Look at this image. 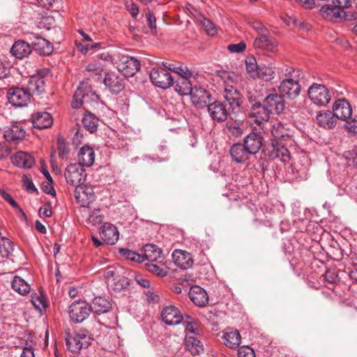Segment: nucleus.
Wrapping results in <instances>:
<instances>
[{
	"label": "nucleus",
	"mask_w": 357,
	"mask_h": 357,
	"mask_svg": "<svg viewBox=\"0 0 357 357\" xmlns=\"http://www.w3.org/2000/svg\"><path fill=\"white\" fill-rule=\"evenodd\" d=\"M345 128L349 132L357 133V118L351 119L349 121H347L345 124Z\"/></svg>",
	"instance_id": "338daca9"
},
{
	"label": "nucleus",
	"mask_w": 357,
	"mask_h": 357,
	"mask_svg": "<svg viewBox=\"0 0 357 357\" xmlns=\"http://www.w3.org/2000/svg\"><path fill=\"white\" fill-rule=\"evenodd\" d=\"M75 197L82 207H87L94 200V192L91 186L79 185L75 190Z\"/></svg>",
	"instance_id": "f8f14e48"
},
{
	"label": "nucleus",
	"mask_w": 357,
	"mask_h": 357,
	"mask_svg": "<svg viewBox=\"0 0 357 357\" xmlns=\"http://www.w3.org/2000/svg\"><path fill=\"white\" fill-rule=\"evenodd\" d=\"M126 7L133 17H136L138 15L139 8L132 0L126 2Z\"/></svg>",
	"instance_id": "69168bd1"
},
{
	"label": "nucleus",
	"mask_w": 357,
	"mask_h": 357,
	"mask_svg": "<svg viewBox=\"0 0 357 357\" xmlns=\"http://www.w3.org/2000/svg\"><path fill=\"white\" fill-rule=\"evenodd\" d=\"M101 238L107 244L114 245L119 239V234L117 228L111 223H105L100 229Z\"/></svg>",
	"instance_id": "b1692460"
},
{
	"label": "nucleus",
	"mask_w": 357,
	"mask_h": 357,
	"mask_svg": "<svg viewBox=\"0 0 357 357\" xmlns=\"http://www.w3.org/2000/svg\"><path fill=\"white\" fill-rule=\"evenodd\" d=\"M104 84L111 92L114 93L120 92L123 88V80L114 73L105 75Z\"/></svg>",
	"instance_id": "473e14b6"
},
{
	"label": "nucleus",
	"mask_w": 357,
	"mask_h": 357,
	"mask_svg": "<svg viewBox=\"0 0 357 357\" xmlns=\"http://www.w3.org/2000/svg\"><path fill=\"white\" fill-rule=\"evenodd\" d=\"M333 112L337 119L347 121L351 116L352 109L347 100L338 99L333 104Z\"/></svg>",
	"instance_id": "a211bd4d"
},
{
	"label": "nucleus",
	"mask_w": 357,
	"mask_h": 357,
	"mask_svg": "<svg viewBox=\"0 0 357 357\" xmlns=\"http://www.w3.org/2000/svg\"><path fill=\"white\" fill-rule=\"evenodd\" d=\"M271 133L272 135L278 139H284V137H289V135L287 133V130L284 129L283 125L279 122L275 123L272 126Z\"/></svg>",
	"instance_id": "09e8293b"
},
{
	"label": "nucleus",
	"mask_w": 357,
	"mask_h": 357,
	"mask_svg": "<svg viewBox=\"0 0 357 357\" xmlns=\"http://www.w3.org/2000/svg\"><path fill=\"white\" fill-rule=\"evenodd\" d=\"M91 311L97 314H101L109 311L112 308L111 301L103 296L95 297L89 305Z\"/></svg>",
	"instance_id": "c85d7f7f"
},
{
	"label": "nucleus",
	"mask_w": 357,
	"mask_h": 357,
	"mask_svg": "<svg viewBox=\"0 0 357 357\" xmlns=\"http://www.w3.org/2000/svg\"><path fill=\"white\" fill-rule=\"evenodd\" d=\"M321 15L329 21L337 22L345 18L344 10L337 6L324 5L320 9Z\"/></svg>",
	"instance_id": "6ab92c4d"
},
{
	"label": "nucleus",
	"mask_w": 357,
	"mask_h": 357,
	"mask_svg": "<svg viewBox=\"0 0 357 357\" xmlns=\"http://www.w3.org/2000/svg\"><path fill=\"white\" fill-rule=\"evenodd\" d=\"M224 344L231 348H237L241 343V335L237 330L227 328L224 331L222 336Z\"/></svg>",
	"instance_id": "72a5a7b5"
},
{
	"label": "nucleus",
	"mask_w": 357,
	"mask_h": 357,
	"mask_svg": "<svg viewBox=\"0 0 357 357\" xmlns=\"http://www.w3.org/2000/svg\"><path fill=\"white\" fill-rule=\"evenodd\" d=\"M175 73L181 76L180 78L190 79L193 76L192 72L186 66L179 63Z\"/></svg>",
	"instance_id": "5fc2aeb1"
},
{
	"label": "nucleus",
	"mask_w": 357,
	"mask_h": 357,
	"mask_svg": "<svg viewBox=\"0 0 357 357\" xmlns=\"http://www.w3.org/2000/svg\"><path fill=\"white\" fill-rule=\"evenodd\" d=\"M275 77V67L271 65L259 66L258 74L257 78L261 79L265 82H270Z\"/></svg>",
	"instance_id": "a19ab883"
},
{
	"label": "nucleus",
	"mask_w": 357,
	"mask_h": 357,
	"mask_svg": "<svg viewBox=\"0 0 357 357\" xmlns=\"http://www.w3.org/2000/svg\"><path fill=\"white\" fill-rule=\"evenodd\" d=\"M91 309L85 301H75L70 305L69 315L72 321L81 323L89 315Z\"/></svg>",
	"instance_id": "1a4fd4ad"
},
{
	"label": "nucleus",
	"mask_w": 357,
	"mask_h": 357,
	"mask_svg": "<svg viewBox=\"0 0 357 357\" xmlns=\"http://www.w3.org/2000/svg\"><path fill=\"white\" fill-rule=\"evenodd\" d=\"M11 162L15 166L29 169L33 165L35 160L30 154L19 151L11 157Z\"/></svg>",
	"instance_id": "2f4dec72"
},
{
	"label": "nucleus",
	"mask_w": 357,
	"mask_h": 357,
	"mask_svg": "<svg viewBox=\"0 0 357 357\" xmlns=\"http://www.w3.org/2000/svg\"><path fill=\"white\" fill-rule=\"evenodd\" d=\"M224 98L229 105L233 113H238L241 110L243 98L240 92L233 86H227L224 90Z\"/></svg>",
	"instance_id": "9d476101"
},
{
	"label": "nucleus",
	"mask_w": 357,
	"mask_h": 357,
	"mask_svg": "<svg viewBox=\"0 0 357 357\" xmlns=\"http://www.w3.org/2000/svg\"><path fill=\"white\" fill-rule=\"evenodd\" d=\"M230 155L232 160L237 163H244L252 155L241 143L234 144L231 147Z\"/></svg>",
	"instance_id": "c756f323"
},
{
	"label": "nucleus",
	"mask_w": 357,
	"mask_h": 357,
	"mask_svg": "<svg viewBox=\"0 0 357 357\" xmlns=\"http://www.w3.org/2000/svg\"><path fill=\"white\" fill-rule=\"evenodd\" d=\"M310 100L318 106H325L331 98L329 90L323 84L314 83L307 91Z\"/></svg>",
	"instance_id": "20e7f679"
},
{
	"label": "nucleus",
	"mask_w": 357,
	"mask_h": 357,
	"mask_svg": "<svg viewBox=\"0 0 357 357\" xmlns=\"http://www.w3.org/2000/svg\"><path fill=\"white\" fill-rule=\"evenodd\" d=\"M182 321H184L185 324V336L195 337L199 335V329L195 326L192 319L190 316L186 315Z\"/></svg>",
	"instance_id": "a18cd8bd"
},
{
	"label": "nucleus",
	"mask_w": 357,
	"mask_h": 357,
	"mask_svg": "<svg viewBox=\"0 0 357 357\" xmlns=\"http://www.w3.org/2000/svg\"><path fill=\"white\" fill-rule=\"evenodd\" d=\"M150 79L156 86L164 89L169 88L174 83L171 74L162 68L152 69L150 72Z\"/></svg>",
	"instance_id": "6e6552de"
},
{
	"label": "nucleus",
	"mask_w": 357,
	"mask_h": 357,
	"mask_svg": "<svg viewBox=\"0 0 357 357\" xmlns=\"http://www.w3.org/2000/svg\"><path fill=\"white\" fill-rule=\"evenodd\" d=\"M246 48V45L241 41L236 44H230L227 46V50L232 53H240L243 52Z\"/></svg>",
	"instance_id": "bf43d9fd"
},
{
	"label": "nucleus",
	"mask_w": 357,
	"mask_h": 357,
	"mask_svg": "<svg viewBox=\"0 0 357 357\" xmlns=\"http://www.w3.org/2000/svg\"><path fill=\"white\" fill-rule=\"evenodd\" d=\"M202 24L208 35L213 36L217 33V28L211 20L204 18Z\"/></svg>",
	"instance_id": "6e6d98bb"
},
{
	"label": "nucleus",
	"mask_w": 357,
	"mask_h": 357,
	"mask_svg": "<svg viewBox=\"0 0 357 357\" xmlns=\"http://www.w3.org/2000/svg\"><path fill=\"white\" fill-rule=\"evenodd\" d=\"M146 18L147 25L150 29V31L152 34L155 35L157 33L156 29V18L153 13L148 9L146 12Z\"/></svg>",
	"instance_id": "603ef678"
},
{
	"label": "nucleus",
	"mask_w": 357,
	"mask_h": 357,
	"mask_svg": "<svg viewBox=\"0 0 357 357\" xmlns=\"http://www.w3.org/2000/svg\"><path fill=\"white\" fill-rule=\"evenodd\" d=\"M119 252L122 256L130 261L136 262H142L144 261V257L142 255H139L131 250L121 248Z\"/></svg>",
	"instance_id": "49530a36"
},
{
	"label": "nucleus",
	"mask_w": 357,
	"mask_h": 357,
	"mask_svg": "<svg viewBox=\"0 0 357 357\" xmlns=\"http://www.w3.org/2000/svg\"><path fill=\"white\" fill-rule=\"evenodd\" d=\"M144 260L146 259L151 262L158 261L162 257L160 248L153 244H147L144 247Z\"/></svg>",
	"instance_id": "c9c22d12"
},
{
	"label": "nucleus",
	"mask_w": 357,
	"mask_h": 357,
	"mask_svg": "<svg viewBox=\"0 0 357 357\" xmlns=\"http://www.w3.org/2000/svg\"><path fill=\"white\" fill-rule=\"evenodd\" d=\"M190 300L199 307H204L208 304V296L206 291L199 286L190 287L188 292Z\"/></svg>",
	"instance_id": "393cba45"
},
{
	"label": "nucleus",
	"mask_w": 357,
	"mask_h": 357,
	"mask_svg": "<svg viewBox=\"0 0 357 357\" xmlns=\"http://www.w3.org/2000/svg\"><path fill=\"white\" fill-rule=\"evenodd\" d=\"M336 119L333 112L329 110L321 111L316 116L317 124L325 129L333 128L336 125Z\"/></svg>",
	"instance_id": "cd10ccee"
},
{
	"label": "nucleus",
	"mask_w": 357,
	"mask_h": 357,
	"mask_svg": "<svg viewBox=\"0 0 357 357\" xmlns=\"http://www.w3.org/2000/svg\"><path fill=\"white\" fill-rule=\"evenodd\" d=\"M95 152L92 147L88 145L83 146L77 154L78 164L82 167H91L95 161Z\"/></svg>",
	"instance_id": "bb28decb"
},
{
	"label": "nucleus",
	"mask_w": 357,
	"mask_h": 357,
	"mask_svg": "<svg viewBox=\"0 0 357 357\" xmlns=\"http://www.w3.org/2000/svg\"><path fill=\"white\" fill-rule=\"evenodd\" d=\"M263 137L260 132H252L247 135L242 144L251 155H255L262 146Z\"/></svg>",
	"instance_id": "4468645a"
},
{
	"label": "nucleus",
	"mask_w": 357,
	"mask_h": 357,
	"mask_svg": "<svg viewBox=\"0 0 357 357\" xmlns=\"http://www.w3.org/2000/svg\"><path fill=\"white\" fill-rule=\"evenodd\" d=\"M77 50L82 54H86L89 50H92L93 47L89 44H83L82 42L76 41Z\"/></svg>",
	"instance_id": "774afa93"
},
{
	"label": "nucleus",
	"mask_w": 357,
	"mask_h": 357,
	"mask_svg": "<svg viewBox=\"0 0 357 357\" xmlns=\"http://www.w3.org/2000/svg\"><path fill=\"white\" fill-rule=\"evenodd\" d=\"M207 110L209 116L214 121L223 122L227 118L228 111L225 105L220 101H215L208 104Z\"/></svg>",
	"instance_id": "2eb2a0df"
},
{
	"label": "nucleus",
	"mask_w": 357,
	"mask_h": 357,
	"mask_svg": "<svg viewBox=\"0 0 357 357\" xmlns=\"http://www.w3.org/2000/svg\"><path fill=\"white\" fill-rule=\"evenodd\" d=\"M31 303L33 306L39 311L44 310L46 307V302L44 297L41 295L34 294L31 295Z\"/></svg>",
	"instance_id": "3c124183"
},
{
	"label": "nucleus",
	"mask_w": 357,
	"mask_h": 357,
	"mask_svg": "<svg viewBox=\"0 0 357 357\" xmlns=\"http://www.w3.org/2000/svg\"><path fill=\"white\" fill-rule=\"evenodd\" d=\"M119 275V271L114 266H109L105 271L104 275L107 284H113L114 280Z\"/></svg>",
	"instance_id": "864d4df0"
},
{
	"label": "nucleus",
	"mask_w": 357,
	"mask_h": 357,
	"mask_svg": "<svg viewBox=\"0 0 357 357\" xmlns=\"http://www.w3.org/2000/svg\"><path fill=\"white\" fill-rule=\"evenodd\" d=\"M263 105L269 112L278 114L283 112L285 101L280 94L271 93L265 98Z\"/></svg>",
	"instance_id": "ddd939ff"
},
{
	"label": "nucleus",
	"mask_w": 357,
	"mask_h": 357,
	"mask_svg": "<svg viewBox=\"0 0 357 357\" xmlns=\"http://www.w3.org/2000/svg\"><path fill=\"white\" fill-rule=\"evenodd\" d=\"M251 26L252 27L253 29L257 31L259 36H261L269 33L268 30L263 25V24L261 22L255 21L252 22Z\"/></svg>",
	"instance_id": "e2e57ef3"
},
{
	"label": "nucleus",
	"mask_w": 357,
	"mask_h": 357,
	"mask_svg": "<svg viewBox=\"0 0 357 357\" xmlns=\"http://www.w3.org/2000/svg\"><path fill=\"white\" fill-rule=\"evenodd\" d=\"M128 285V279L119 274L114 280V284H108L107 287L114 291H119L126 288Z\"/></svg>",
	"instance_id": "c03bdc74"
},
{
	"label": "nucleus",
	"mask_w": 357,
	"mask_h": 357,
	"mask_svg": "<svg viewBox=\"0 0 357 357\" xmlns=\"http://www.w3.org/2000/svg\"><path fill=\"white\" fill-rule=\"evenodd\" d=\"M64 175L66 182L75 187L83 184L86 178L85 169L78 163L69 165L66 168Z\"/></svg>",
	"instance_id": "39448f33"
},
{
	"label": "nucleus",
	"mask_w": 357,
	"mask_h": 357,
	"mask_svg": "<svg viewBox=\"0 0 357 357\" xmlns=\"http://www.w3.org/2000/svg\"><path fill=\"white\" fill-rule=\"evenodd\" d=\"M91 343V337L85 331L68 333L66 336V347L72 353L86 349Z\"/></svg>",
	"instance_id": "f03ea898"
},
{
	"label": "nucleus",
	"mask_w": 357,
	"mask_h": 357,
	"mask_svg": "<svg viewBox=\"0 0 357 357\" xmlns=\"http://www.w3.org/2000/svg\"><path fill=\"white\" fill-rule=\"evenodd\" d=\"M253 45L255 48L264 50L272 53L278 51V43L270 36L269 33L256 38Z\"/></svg>",
	"instance_id": "aec40b11"
},
{
	"label": "nucleus",
	"mask_w": 357,
	"mask_h": 357,
	"mask_svg": "<svg viewBox=\"0 0 357 357\" xmlns=\"http://www.w3.org/2000/svg\"><path fill=\"white\" fill-rule=\"evenodd\" d=\"M13 250V243L7 238H2L0 240V254L2 257H8Z\"/></svg>",
	"instance_id": "de8ad7c7"
},
{
	"label": "nucleus",
	"mask_w": 357,
	"mask_h": 357,
	"mask_svg": "<svg viewBox=\"0 0 357 357\" xmlns=\"http://www.w3.org/2000/svg\"><path fill=\"white\" fill-rule=\"evenodd\" d=\"M86 70L89 72H93L100 74L103 70V66L100 62H92L87 65Z\"/></svg>",
	"instance_id": "680f3d73"
},
{
	"label": "nucleus",
	"mask_w": 357,
	"mask_h": 357,
	"mask_svg": "<svg viewBox=\"0 0 357 357\" xmlns=\"http://www.w3.org/2000/svg\"><path fill=\"white\" fill-rule=\"evenodd\" d=\"M47 71V70H40L38 74L31 75L29 77L27 91L30 94L31 93L40 94L45 91V84L43 76L45 75V72Z\"/></svg>",
	"instance_id": "dca6fc26"
},
{
	"label": "nucleus",
	"mask_w": 357,
	"mask_h": 357,
	"mask_svg": "<svg viewBox=\"0 0 357 357\" xmlns=\"http://www.w3.org/2000/svg\"><path fill=\"white\" fill-rule=\"evenodd\" d=\"M163 321L167 325H177L180 324L184 317L181 312L174 306H167L165 307L161 313Z\"/></svg>",
	"instance_id": "f3484780"
},
{
	"label": "nucleus",
	"mask_w": 357,
	"mask_h": 357,
	"mask_svg": "<svg viewBox=\"0 0 357 357\" xmlns=\"http://www.w3.org/2000/svg\"><path fill=\"white\" fill-rule=\"evenodd\" d=\"M11 287L14 291L23 296L29 294L31 290L29 284L21 277L17 275L13 278Z\"/></svg>",
	"instance_id": "ea45409f"
},
{
	"label": "nucleus",
	"mask_w": 357,
	"mask_h": 357,
	"mask_svg": "<svg viewBox=\"0 0 357 357\" xmlns=\"http://www.w3.org/2000/svg\"><path fill=\"white\" fill-rule=\"evenodd\" d=\"M192 104L199 108L207 106L211 97L209 93L202 87L195 86L190 93Z\"/></svg>",
	"instance_id": "4be33fe9"
},
{
	"label": "nucleus",
	"mask_w": 357,
	"mask_h": 357,
	"mask_svg": "<svg viewBox=\"0 0 357 357\" xmlns=\"http://www.w3.org/2000/svg\"><path fill=\"white\" fill-rule=\"evenodd\" d=\"M245 126V125L243 121H228L226 124V129L230 135L234 137H240L243 133Z\"/></svg>",
	"instance_id": "37998d69"
},
{
	"label": "nucleus",
	"mask_w": 357,
	"mask_h": 357,
	"mask_svg": "<svg viewBox=\"0 0 357 357\" xmlns=\"http://www.w3.org/2000/svg\"><path fill=\"white\" fill-rule=\"evenodd\" d=\"M175 83V91L181 96L190 95L194 89L189 79L179 78Z\"/></svg>",
	"instance_id": "79ce46f5"
},
{
	"label": "nucleus",
	"mask_w": 357,
	"mask_h": 357,
	"mask_svg": "<svg viewBox=\"0 0 357 357\" xmlns=\"http://www.w3.org/2000/svg\"><path fill=\"white\" fill-rule=\"evenodd\" d=\"M31 52L29 44L20 40L15 42L10 50L11 54L20 59L27 56Z\"/></svg>",
	"instance_id": "f704fd0d"
},
{
	"label": "nucleus",
	"mask_w": 357,
	"mask_h": 357,
	"mask_svg": "<svg viewBox=\"0 0 357 357\" xmlns=\"http://www.w3.org/2000/svg\"><path fill=\"white\" fill-rule=\"evenodd\" d=\"M295 70L292 67L286 66L284 75L286 78L281 80L278 86L280 94L284 98L291 100L296 98L301 93V87L298 80L292 78Z\"/></svg>",
	"instance_id": "f257e3e1"
},
{
	"label": "nucleus",
	"mask_w": 357,
	"mask_h": 357,
	"mask_svg": "<svg viewBox=\"0 0 357 357\" xmlns=\"http://www.w3.org/2000/svg\"><path fill=\"white\" fill-rule=\"evenodd\" d=\"M269 111L268 109L260 102L255 103L250 109V118L252 119L258 125L267 122L270 117Z\"/></svg>",
	"instance_id": "412c9836"
},
{
	"label": "nucleus",
	"mask_w": 357,
	"mask_h": 357,
	"mask_svg": "<svg viewBox=\"0 0 357 357\" xmlns=\"http://www.w3.org/2000/svg\"><path fill=\"white\" fill-rule=\"evenodd\" d=\"M53 123V119L50 113L39 112L32 115L33 126L40 130L50 128Z\"/></svg>",
	"instance_id": "7c9ffc66"
},
{
	"label": "nucleus",
	"mask_w": 357,
	"mask_h": 357,
	"mask_svg": "<svg viewBox=\"0 0 357 357\" xmlns=\"http://www.w3.org/2000/svg\"><path fill=\"white\" fill-rule=\"evenodd\" d=\"M185 340L187 349L192 355H199L203 351V344L198 338V336H185Z\"/></svg>",
	"instance_id": "e433bc0d"
},
{
	"label": "nucleus",
	"mask_w": 357,
	"mask_h": 357,
	"mask_svg": "<svg viewBox=\"0 0 357 357\" xmlns=\"http://www.w3.org/2000/svg\"><path fill=\"white\" fill-rule=\"evenodd\" d=\"M32 44L35 50L40 54L48 55L53 50L51 43L42 37H36Z\"/></svg>",
	"instance_id": "4c0bfd02"
},
{
	"label": "nucleus",
	"mask_w": 357,
	"mask_h": 357,
	"mask_svg": "<svg viewBox=\"0 0 357 357\" xmlns=\"http://www.w3.org/2000/svg\"><path fill=\"white\" fill-rule=\"evenodd\" d=\"M22 183L24 188L29 192H36L37 190L32 180L29 176L24 175L22 177Z\"/></svg>",
	"instance_id": "052dcab7"
},
{
	"label": "nucleus",
	"mask_w": 357,
	"mask_h": 357,
	"mask_svg": "<svg viewBox=\"0 0 357 357\" xmlns=\"http://www.w3.org/2000/svg\"><path fill=\"white\" fill-rule=\"evenodd\" d=\"M146 266L147 270L153 274H155L160 277H164L166 276L167 275V271L156 264H146Z\"/></svg>",
	"instance_id": "4d7b16f0"
},
{
	"label": "nucleus",
	"mask_w": 357,
	"mask_h": 357,
	"mask_svg": "<svg viewBox=\"0 0 357 357\" xmlns=\"http://www.w3.org/2000/svg\"><path fill=\"white\" fill-rule=\"evenodd\" d=\"M267 155L271 159L278 158L281 161L286 162L290 158L289 152L287 148L278 143L272 144L266 149Z\"/></svg>",
	"instance_id": "a878e982"
},
{
	"label": "nucleus",
	"mask_w": 357,
	"mask_h": 357,
	"mask_svg": "<svg viewBox=\"0 0 357 357\" xmlns=\"http://www.w3.org/2000/svg\"><path fill=\"white\" fill-rule=\"evenodd\" d=\"M98 96L91 90V86L84 82H82L76 89L71 105L73 108H79L82 105L96 102Z\"/></svg>",
	"instance_id": "7ed1b4c3"
},
{
	"label": "nucleus",
	"mask_w": 357,
	"mask_h": 357,
	"mask_svg": "<svg viewBox=\"0 0 357 357\" xmlns=\"http://www.w3.org/2000/svg\"><path fill=\"white\" fill-rule=\"evenodd\" d=\"M174 264L183 270L190 268L193 264L191 255L182 250H175L172 253Z\"/></svg>",
	"instance_id": "5701e85b"
},
{
	"label": "nucleus",
	"mask_w": 357,
	"mask_h": 357,
	"mask_svg": "<svg viewBox=\"0 0 357 357\" xmlns=\"http://www.w3.org/2000/svg\"><path fill=\"white\" fill-rule=\"evenodd\" d=\"M26 136L24 130L21 123H13L9 126L4 128L3 137L11 144H18L22 142Z\"/></svg>",
	"instance_id": "9b49d317"
},
{
	"label": "nucleus",
	"mask_w": 357,
	"mask_h": 357,
	"mask_svg": "<svg viewBox=\"0 0 357 357\" xmlns=\"http://www.w3.org/2000/svg\"><path fill=\"white\" fill-rule=\"evenodd\" d=\"M82 122L84 127L90 132L93 133L97 130L99 119L93 114L86 112Z\"/></svg>",
	"instance_id": "58836bf2"
},
{
	"label": "nucleus",
	"mask_w": 357,
	"mask_h": 357,
	"mask_svg": "<svg viewBox=\"0 0 357 357\" xmlns=\"http://www.w3.org/2000/svg\"><path fill=\"white\" fill-rule=\"evenodd\" d=\"M118 69L126 77H132L140 69V62L132 56L122 55L117 63Z\"/></svg>",
	"instance_id": "0eeeda50"
},
{
	"label": "nucleus",
	"mask_w": 357,
	"mask_h": 357,
	"mask_svg": "<svg viewBox=\"0 0 357 357\" xmlns=\"http://www.w3.org/2000/svg\"><path fill=\"white\" fill-rule=\"evenodd\" d=\"M238 357H255V351L248 347H241L238 350Z\"/></svg>",
	"instance_id": "0e129e2a"
},
{
	"label": "nucleus",
	"mask_w": 357,
	"mask_h": 357,
	"mask_svg": "<svg viewBox=\"0 0 357 357\" xmlns=\"http://www.w3.org/2000/svg\"><path fill=\"white\" fill-rule=\"evenodd\" d=\"M245 68L250 77L257 78L259 66H257L255 59L252 58L245 61Z\"/></svg>",
	"instance_id": "8fccbe9b"
},
{
	"label": "nucleus",
	"mask_w": 357,
	"mask_h": 357,
	"mask_svg": "<svg viewBox=\"0 0 357 357\" xmlns=\"http://www.w3.org/2000/svg\"><path fill=\"white\" fill-rule=\"evenodd\" d=\"M8 102L16 107H22L28 105L31 99L29 92L20 87L10 88L7 93Z\"/></svg>",
	"instance_id": "423d86ee"
},
{
	"label": "nucleus",
	"mask_w": 357,
	"mask_h": 357,
	"mask_svg": "<svg viewBox=\"0 0 357 357\" xmlns=\"http://www.w3.org/2000/svg\"><path fill=\"white\" fill-rule=\"evenodd\" d=\"M58 154L62 159H66L69 152L68 146L61 139H58Z\"/></svg>",
	"instance_id": "13d9d810"
}]
</instances>
